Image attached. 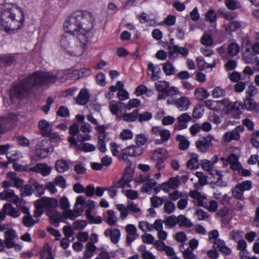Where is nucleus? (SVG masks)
I'll return each instance as SVG.
<instances>
[{"label": "nucleus", "instance_id": "nucleus-63", "mask_svg": "<svg viewBox=\"0 0 259 259\" xmlns=\"http://www.w3.org/2000/svg\"><path fill=\"white\" fill-rule=\"evenodd\" d=\"M195 175L198 178V182L200 185L204 186L207 184V177L204 175L202 172L197 171Z\"/></svg>", "mask_w": 259, "mask_h": 259}, {"label": "nucleus", "instance_id": "nucleus-38", "mask_svg": "<svg viewBox=\"0 0 259 259\" xmlns=\"http://www.w3.org/2000/svg\"><path fill=\"white\" fill-rule=\"evenodd\" d=\"M156 181L153 179L147 180L141 188L142 192L148 193L156 185Z\"/></svg>", "mask_w": 259, "mask_h": 259}, {"label": "nucleus", "instance_id": "nucleus-11", "mask_svg": "<svg viewBox=\"0 0 259 259\" xmlns=\"http://www.w3.org/2000/svg\"><path fill=\"white\" fill-rule=\"evenodd\" d=\"M37 201V203H39L43 208L47 209L48 212L49 210L55 209L58 205V200L53 198L42 197Z\"/></svg>", "mask_w": 259, "mask_h": 259}, {"label": "nucleus", "instance_id": "nucleus-16", "mask_svg": "<svg viewBox=\"0 0 259 259\" xmlns=\"http://www.w3.org/2000/svg\"><path fill=\"white\" fill-rule=\"evenodd\" d=\"M125 230L127 233L126 241L127 243L130 245L133 241L139 237L137 233V229L134 225L129 224L126 226Z\"/></svg>", "mask_w": 259, "mask_h": 259}, {"label": "nucleus", "instance_id": "nucleus-62", "mask_svg": "<svg viewBox=\"0 0 259 259\" xmlns=\"http://www.w3.org/2000/svg\"><path fill=\"white\" fill-rule=\"evenodd\" d=\"M258 93L257 88L254 85H249L246 91V97L251 98Z\"/></svg>", "mask_w": 259, "mask_h": 259}, {"label": "nucleus", "instance_id": "nucleus-58", "mask_svg": "<svg viewBox=\"0 0 259 259\" xmlns=\"http://www.w3.org/2000/svg\"><path fill=\"white\" fill-rule=\"evenodd\" d=\"M243 232L237 230H232L230 234V238L235 241L240 240V238L243 237Z\"/></svg>", "mask_w": 259, "mask_h": 259}, {"label": "nucleus", "instance_id": "nucleus-48", "mask_svg": "<svg viewBox=\"0 0 259 259\" xmlns=\"http://www.w3.org/2000/svg\"><path fill=\"white\" fill-rule=\"evenodd\" d=\"M30 184L25 185L21 188V195L23 196H26L31 195L33 191V185L29 182Z\"/></svg>", "mask_w": 259, "mask_h": 259}, {"label": "nucleus", "instance_id": "nucleus-45", "mask_svg": "<svg viewBox=\"0 0 259 259\" xmlns=\"http://www.w3.org/2000/svg\"><path fill=\"white\" fill-rule=\"evenodd\" d=\"M139 149V148L135 146H131L127 147L126 148L123 150L124 151V154L126 155L130 156H137L140 154L137 152V150Z\"/></svg>", "mask_w": 259, "mask_h": 259}, {"label": "nucleus", "instance_id": "nucleus-52", "mask_svg": "<svg viewBox=\"0 0 259 259\" xmlns=\"http://www.w3.org/2000/svg\"><path fill=\"white\" fill-rule=\"evenodd\" d=\"M96 130L99 133L98 137V142L105 141L106 137L105 133V127L104 125H100L96 127Z\"/></svg>", "mask_w": 259, "mask_h": 259}, {"label": "nucleus", "instance_id": "nucleus-30", "mask_svg": "<svg viewBox=\"0 0 259 259\" xmlns=\"http://www.w3.org/2000/svg\"><path fill=\"white\" fill-rule=\"evenodd\" d=\"M139 109H135L131 113H126L123 114L121 118L127 122H133L138 119Z\"/></svg>", "mask_w": 259, "mask_h": 259}, {"label": "nucleus", "instance_id": "nucleus-10", "mask_svg": "<svg viewBox=\"0 0 259 259\" xmlns=\"http://www.w3.org/2000/svg\"><path fill=\"white\" fill-rule=\"evenodd\" d=\"M0 199L6 200L8 202H11L15 204L19 207V205H22L19 202V198L15 194L14 191L12 190L7 189L4 190L0 193Z\"/></svg>", "mask_w": 259, "mask_h": 259}, {"label": "nucleus", "instance_id": "nucleus-4", "mask_svg": "<svg viewBox=\"0 0 259 259\" xmlns=\"http://www.w3.org/2000/svg\"><path fill=\"white\" fill-rule=\"evenodd\" d=\"M88 40L84 42L81 39H78L76 35L66 33L60 40L61 47L67 53L72 56H80L85 50Z\"/></svg>", "mask_w": 259, "mask_h": 259}, {"label": "nucleus", "instance_id": "nucleus-42", "mask_svg": "<svg viewBox=\"0 0 259 259\" xmlns=\"http://www.w3.org/2000/svg\"><path fill=\"white\" fill-rule=\"evenodd\" d=\"M129 181L125 179L123 177H122L119 181L114 182L112 186L117 190L119 188H124L125 187H130V185H129Z\"/></svg>", "mask_w": 259, "mask_h": 259}, {"label": "nucleus", "instance_id": "nucleus-47", "mask_svg": "<svg viewBox=\"0 0 259 259\" xmlns=\"http://www.w3.org/2000/svg\"><path fill=\"white\" fill-rule=\"evenodd\" d=\"M30 182L33 185L34 189L36 190L37 194L40 196L44 193V188L42 185H39L35 180L33 179H30Z\"/></svg>", "mask_w": 259, "mask_h": 259}, {"label": "nucleus", "instance_id": "nucleus-60", "mask_svg": "<svg viewBox=\"0 0 259 259\" xmlns=\"http://www.w3.org/2000/svg\"><path fill=\"white\" fill-rule=\"evenodd\" d=\"M163 198H160L158 196H153L151 198V203L154 207H158L163 203Z\"/></svg>", "mask_w": 259, "mask_h": 259}, {"label": "nucleus", "instance_id": "nucleus-19", "mask_svg": "<svg viewBox=\"0 0 259 259\" xmlns=\"http://www.w3.org/2000/svg\"><path fill=\"white\" fill-rule=\"evenodd\" d=\"M104 235L106 237H109L111 242L116 244L120 239V232L116 228L107 229L104 232Z\"/></svg>", "mask_w": 259, "mask_h": 259}, {"label": "nucleus", "instance_id": "nucleus-46", "mask_svg": "<svg viewBox=\"0 0 259 259\" xmlns=\"http://www.w3.org/2000/svg\"><path fill=\"white\" fill-rule=\"evenodd\" d=\"M92 210L91 209L88 208L86 210V215L89 221L91 222L96 223V224H100L102 222V219L101 217L98 216L96 218H95L92 214Z\"/></svg>", "mask_w": 259, "mask_h": 259}, {"label": "nucleus", "instance_id": "nucleus-53", "mask_svg": "<svg viewBox=\"0 0 259 259\" xmlns=\"http://www.w3.org/2000/svg\"><path fill=\"white\" fill-rule=\"evenodd\" d=\"M175 208V204L173 202L167 201L164 203V211L167 214H170L174 211Z\"/></svg>", "mask_w": 259, "mask_h": 259}, {"label": "nucleus", "instance_id": "nucleus-36", "mask_svg": "<svg viewBox=\"0 0 259 259\" xmlns=\"http://www.w3.org/2000/svg\"><path fill=\"white\" fill-rule=\"evenodd\" d=\"M55 167L56 170L61 173L67 170L69 168L67 161L63 159L57 160L56 162Z\"/></svg>", "mask_w": 259, "mask_h": 259}, {"label": "nucleus", "instance_id": "nucleus-3", "mask_svg": "<svg viewBox=\"0 0 259 259\" xmlns=\"http://www.w3.org/2000/svg\"><path fill=\"white\" fill-rule=\"evenodd\" d=\"M24 21L22 10L11 3L0 5V25L8 32L20 29Z\"/></svg>", "mask_w": 259, "mask_h": 259}, {"label": "nucleus", "instance_id": "nucleus-1", "mask_svg": "<svg viewBox=\"0 0 259 259\" xmlns=\"http://www.w3.org/2000/svg\"><path fill=\"white\" fill-rule=\"evenodd\" d=\"M69 75L64 71L54 74L51 72L36 71L22 79L19 83L13 84L10 90V97L12 102L16 99H22L33 94L42 85L54 83L57 80H66Z\"/></svg>", "mask_w": 259, "mask_h": 259}, {"label": "nucleus", "instance_id": "nucleus-14", "mask_svg": "<svg viewBox=\"0 0 259 259\" xmlns=\"http://www.w3.org/2000/svg\"><path fill=\"white\" fill-rule=\"evenodd\" d=\"M151 133L156 136H160L162 142L167 141L170 137V132L161 126H153L151 128Z\"/></svg>", "mask_w": 259, "mask_h": 259}, {"label": "nucleus", "instance_id": "nucleus-61", "mask_svg": "<svg viewBox=\"0 0 259 259\" xmlns=\"http://www.w3.org/2000/svg\"><path fill=\"white\" fill-rule=\"evenodd\" d=\"M152 117L151 113L145 112L143 113L139 114L138 112V119L139 122H143L150 120Z\"/></svg>", "mask_w": 259, "mask_h": 259}, {"label": "nucleus", "instance_id": "nucleus-26", "mask_svg": "<svg viewBox=\"0 0 259 259\" xmlns=\"http://www.w3.org/2000/svg\"><path fill=\"white\" fill-rule=\"evenodd\" d=\"M175 104L179 110L185 111L189 108L190 103L187 98L182 97L177 100Z\"/></svg>", "mask_w": 259, "mask_h": 259}, {"label": "nucleus", "instance_id": "nucleus-64", "mask_svg": "<svg viewBox=\"0 0 259 259\" xmlns=\"http://www.w3.org/2000/svg\"><path fill=\"white\" fill-rule=\"evenodd\" d=\"M251 143L254 147H259V131H256L251 135Z\"/></svg>", "mask_w": 259, "mask_h": 259}, {"label": "nucleus", "instance_id": "nucleus-17", "mask_svg": "<svg viewBox=\"0 0 259 259\" xmlns=\"http://www.w3.org/2000/svg\"><path fill=\"white\" fill-rule=\"evenodd\" d=\"M17 60L15 54H6L0 56V66L7 67L15 63Z\"/></svg>", "mask_w": 259, "mask_h": 259}, {"label": "nucleus", "instance_id": "nucleus-49", "mask_svg": "<svg viewBox=\"0 0 259 259\" xmlns=\"http://www.w3.org/2000/svg\"><path fill=\"white\" fill-rule=\"evenodd\" d=\"M232 195L234 198L242 200L243 198V191L236 185L232 190Z\"/></svg>", "mask_w": 259, "mask_h": 259}, {"label": "nucleus", "instance_id": "nucleus-15", "mask_svg": "<svg viewBox=\"0 0 259 259\" xmlns=\"http://www.w3.org/2000/svg\"><path fill=\"white\" fill-rule=\"evenodd\" d=\"M16 237L17 234L14 229H9L5 232L4 243L7 248H11L16 245L14 240Z\"/></svg>", "mask_w": 259, "mask_h": 259}, {"label": "nucleus", "instance_id": "nucleus-9", "mask_svg": "<svg viewBox=\"0 0 259 259\" xmlns=\"http://www.w3.org/2000/svg\"><path fill=\"white\" fill-rule=\"evenodd\" d=\"M243 108V106L240 102H230L229 104H228L225 111L227 114L232 115L235 118H237L241 113V110Z\"/></svg>", "mask_w": 259, "mask_h": 259}, {"label": "nucleus", "instance_id": "nucleus-25", "mask_svg": "<svg viewBox=\"0 0 259 259\" xmlns=\"http://www.w3.org/2000/svg\"><path fill=\"white\" fill-rule=\"evenodd\" d=\"M38 127L43 136L47 137L52 132V125L45 120H41L38 122Z\"/></svg>", "mask_w": 259, "mask_h": 259}, {"label": "nucleus", "instance_id": "nucleus-44", "mask_svg": "<svg viewBox=\"0 0 259 259\" xmlns=\"http://www.w3.org/2000/svg\"><path fill=\"white\" fill-rule=\"evenodd\" d=\"M226 7L231 10L238 9L241 7V5L235 0H225Z\"/></svg>", "mask_w": 259, "mask_h": 259}, {"label": "nucleus", "instance_id": "nucleus-8", "mask_svg": "<svg viewBox=\"0 0 259 259\" xmlns=\"http://www.w3.org/2000/svg\"><path fill=\"white\" fill-rule=\"evenodd\" d=\"M19 208H20L21 211L25 214V215L22 219V222L24 226L26 227H31L38 222V220L36 221L32 218L30 213L29 209L26 206L24 205H19Z\"/></svg>", "mask_w": 259, "mask_h": 259}, {"label": "nucleus", "instance_id": "nucleus-55", "mask_svg": "<svg viewBox=\"0 0 259 259\" xmlns=\"http://www.w3.org/2000/svg\"><path fill=\"white\" fill-rule=\"evenodd\" d=\"M155 88L158 92L164 91L169 86L168 82L165 81H159L155 83Z\"/></svg>", "mask_w": 259, "mask_h": 259}, {"label": "nucleus", "instance_id": "nucleus-27", "mask_svg": "<svg viewBox=\"0 0 259 259\" xmlns=\"http://www.w3.org/2000/svg\"><path fill=\"white\" fill-rule=\"evenodd\" d=\"M240 52V46L235 42H231L227 47V52L229 57H234L238 55Z\"/></svg>", "mask_w": 259, "mask_h": 259}, {"label": "nucleus", "instance_id": "nucleus-40", "mask_svg": "<svg viewBox=\"0 0 259 259\" xmlns=\"http://www.w3.org/2000/svg\"><path fill=\"white\" fill-rule=\"evenodd\" d=\"M76 148L78 150L85 152L94 151L96 149L95 146L88 143L76 145Z\"/></svg>", "mask_w": 259, "mask_h": 259}, {"label": "nucleus", "instance_id": "nucleus-2", "mask_svg": "<svg viewBox=\"0 0 259 259\" xmlns=\"http://www.w3.org/2000/svg\"><path fill=\"white\" fill-rule=\"evenodd\" d=\"M94 18L88 11H77L73 13L64 23L66 33L76 35L84 42L88 40V34L93 27Z\"/></svg>", "mask_w": 259, "mask_h": 259}, {"label": "nucleus", "instance_id": "nucleus-51", "mask_svg": "<svg viewBox=\"0 0 259 259\" xmlns=\"http://www.w3.org/2000/svg\"><path fill=\"white\" fill-rule=\"evenodd\" d=\"M117 209L120 212V218L123 220L124 219L128 214V209L127 206L125 207L122 204H117L116 205Z\"/></svg>", "mask_w": 259, "mask_h": 259}, {"label": "nucleus", "instance_id": "nucleus-41", "mask_svg": "<svg viewBox=\"0 0 259 259\" xmlns=\"http://www.w3.org/2000/svg\"><path fill=\"white\" fill-rule=\"evenodd\" d=\"M196 62L197 66L200 70H203L205 68H212L215 65L214 61L212 64H209L206 63L202 57H197L196 58Z\"/></svg>", "mask_w": 259, "mask_h": 259}, {"label": "nucleus", "instance_id": "nucleus-39", "mask_svg": "<svg viewBox=\"0 0 259 259\" xmlns=\"http://www.w3.org/2000/svg\"><path fill=\"white\" fill-rule=\"evenodd\" d=\"M240 24L237 21H231L223 25L226 31L228 33L236 30L240 28Z\"/></svg>", "mask_w": 259, "mask_h": 259}, {"label": "nucleus", "instance_id": "nucleus-5", "mask_svg": "<svg viewBox=\"0 0 259 259\" xmlns=\"http://www.w3.org/2000/svg\"><path fill=\"white\" fill-rule=\"evenodd\" d=\"M151 160L155 162V167L160 171L165 168L164 161L168 156V152L164 148H158L152 151L150 154Z\"/></svg>", "mask_w": 259, "mask_h": 259}, {"label": "nucleus", "instance_id": "nucleus-23", "mask_svg": "<svg viewBox=\"0 0 259 259\" xmlns=\"http://www.w3.org/2000/svg\"><path fill=\"white\" fill-rule=\"evenodd\" d=\"M47 214L51 220L52 223H53L56 227L59 226V222L63 219L62 214L55 209L49 210V211L47 212Z\"/></svg>", "mask_w": 259, "mask_h": 259}, {"label": "nucleus", "instance_id": "nucleus-13", "mask_svg": "<svg viewBox=\"0 0 259 259\" xmlns=\"http://www.w3.org/2000/svg\"><path fill=\"white\" fill-rule=\"evenodd\" d=\"M59 203L61 208L63 209L64 215L71 219H73L76 217L73 211L69 209L70 203L67 197L63 196L60 198Z\"/></svg>", "mask_w": 259, "mask_h": 259}, {"label": "nucleus", "instance_id": "nucleus-7", "mask_svg": "<svg viewBox=\"0 0 259 259\" xmlns=\"http://www.w3.org/2000/svg\"><path fill=\"white\" fill-rule=\"evenodd\" d=\"M214 140V139L212 136L208 135L196 141L195 145L199 151L205 153L208 151L210 146H212V142Z\"/></svg>", "mask_w": 259, "mask_h": 259}, {"label": "nucleus", "instance_id": "nucleus-56", "mask_svg": "<svg viewBox=\"0 0 259 259\" xmlns=\"http://www.w3.org/2000/svg\"><path fill=\"white\" fill-rule=\"evenodd\" d=\"M147 141V138L144 134L137 135L135 137V142L139 146L144 145Z\"/></svg>", "mask_w": 259, "mask_h": 259}, {"label": "nucleus", "instance_id": "nucleus-18", "mask_svg": "<svg viewBox=\"0 0 259 259\" xmlns=\"http://www.w3.org/2000/svg\"><path fill=\"white\" fill-rule=\"evenodd\" d=\"M3 210L8 215L16 218L20 215V209L14 207L11 203H6L4 205Z\"/></svg>", "mask_w": 259, "mask_h": 259}, {"label": "nucleus", "instance_id": "nucleus-59", "mask_svg": "<svg viewBox=\"0 0 259 259\" xmlns=\"http://www.w3.org/2000/svg\"><path fill=\"white\" fill-rule=\"evenodd\" d=\"M218 207V204L217 202L214 200H210L208 201L207 203V206H206L205 208L209 211L213 212L216 211Z\"/></svg>", "mask_w": 259, "mask_h": 259}, {"label": "nucleus", "instance_id": "nucleus-24", "mask_svg": "<svg viewBox=\"0 0 259 259\" xmlns=\"http://www.w3.org/2000/svg\"><path fill=\"white\" fill-rule=\"evenodd\" d=\"M103 219L110 226H114L117 222V218L112 210H108L103 214Z\"/></svg>", "mask_w": 259, "mask_h": 259}, {"label": "nucleus", "instance_id": "nucleus-20", "mask_svg": "<svg viewBox=\"0 0 259 259\" xmlns=\"http://www.w3.org/2000/svg\"><path fill=\"white\" fill-rule=\"evenodd\" d=\"M51 167L45 163L36 164L30 168V170L40 172L44 176L48 175L51 172Z\"/></svg>", "mask_w": 259, "mask_h": 259}, {"label": "nucleus", "instance_id": "nucleus-54", "mask_svg": "<svg viewBox=\"0 0 259 259\" xmlns=\"http://www.w3.org/2000/svg\"><path fill=\"white\" fill-rule=\"evenodd\" d=\"M164 223L166 225L173 227L178 224V217L177 218L174 215H170L167 217L166 219L164 221Z\"/></svg>", "mask_w": 259, "mask_h": 259}, {"label": "nucleus", "instance_id": "nucleus-33", "mask_svg": "<svg viewBox=\"0 0 259 259\" xmlns=\"http://www.w3.org/2000/svg\"><path fill=\"white\" fill-rule=\"evenodd\" d=\"M199 163L198 159V155L193 153L192 158L187 163V167L190 169H196L199 167Z\"/></svg>", "mask_w": 259, "mask_h": 259}, {"label": "nucleus", "instance_id": "nucleus-35", "mask_svg": "<svg viewBox=\"0 0 259 259\" xmlns=\"http://www.w3.org/2000/svg\"><path fill=\"white\" fill-rule=\"evenodd\" d=\"M10 119L7 118H0V134H3L11 128Z\"/></svg>", "mask_w": 259, "mask_h": 259}, {"label": "nucleus", "instance_id": "nucleus-6", "mask_svg": "<svg viewBox=\"0 0 259 259\" xmlns=\"http://www.w3.org/2000/svg\"><path fill=\"white\" fill-rule=\"evenodd\" d=\"M52 151L53 148L51 146V142L48 140H42L36 146V154L41 158L46 157Z\"/></svg>", "mask_w": 259, "mask_h": 259}, {"label": "nucleus", "instance_id": "nucleus-31", "mask_svg": "<svg viewBox=\"0 0 259 259\" xmlns=\"http://www.w3.org/2000/svg\"><path fill=\"white\" fill-rule=\"evenodd\" d=\"M148 69L152 72L151 78L153 80H156L160 78L159 73L160 68L159 66H155L152 63H149L148 65Z\"/></svg>", "mask_w": 259, "mask_h": 259}, {"label": "nucleus", "instance_id": "nucleus-29", "mask_svg": "<svg viewBox=\"0 0 259 259\" xmlns=\"http://www.w3.org/2000/svg\"><path fill=\"white\" fill-rule=\"evenodd\" d=\"M177 141L179 142V148L181 150L187 149L190 146V142L187 138L183 135H178L176 138Z\"/></svg>", "mask_w": 259, "mask_h": 259}, {"label": "nucleus", "instance_id": "nucleus-57", "mask_svg": "<svg viewBox=\"0 0 259 259\" xmlns=\"http://www.w3.org/2000/svg\"><path fill=\"white\" fill-rule=\"evenodd\" d=\"M122 104L121 102H118L115 101H112L109 104V108L113 114H117L118 111L119 105Z\"/></svg>", "mask_w": 259, "mask_h": 259}, {"label": "nucleus", "instance_id": "nucleus-22", "mask_svg": "<svg viewBox=\"0 0 259 259\" xmlns=\"http://www.w3.org/2000/svg\"><path fill=\"white\" fill-rule=\"evenodd\" d=\"M242 60L246 64H253L255 63L256 56L252 53L249 48H246L244 52L242 54Z\"/></svg>", "mask_w": 259, "mask_h": 259}, {"label": "nucleus", "instance_id": "nucleus-28", "mask_svg": "<svg viewBox=\"0 0 259 259\" xmlns=\"http://www.w3.org/2000/svg\"><path fill=\"white\" fill-rule=\"evenodd\" d=\"M90 99V96L85 89L80 90L76 98V102L82 105L86 104Z\"/></svg>", "mask_w": 259, "mask_h": 259}, {"label": "nucleus", "instance_id": "nucleus-43", "mask_svg": "<svg viewBox=\"0 0 259 259\" xmlns=\"http://www.w3.org/2000/svg\"><path fill=\"white\" fill-rule=\"evenodd\" d=\"M163 70L166 75H171L175 74V68L168 61L164 64Z\"/></svg>", "mask_w": 259, "mask_h": 259}, {"label": "nucleus", "instance_id": "nucleus-32", "mask_svg": "<svg viewBox=\"0 0 259 259\" xmlns=\"http://www.w3.org/2000/svg\"><path fill=\"white\" fill-rule=\"evenodd\" d=\"M194 95L195 97L199 100H203L209 96V93L204 88H198L195 90Z\"/></svg>", "mask_w": 259, "mask_h": 259}, {"label": "nucleus", "instance_id": "nucleus-50", "mask_svg": "<svg viewBox=\"0 0 259 259\" xmlns=\"http://www.w3.org/2000/svg\"><path fill=\"white\" fill-rule=\"evenodd\" d=\"M226 94L225 89L219 87H215L212 92V96L213 98H219L224 97Z\"/></svg>", "mask_w": 259, "mask_h": 259}, {"label": "nucleus", "instance_id": "nucleus-21", "mask_svg": "<svg viewBox=\"0 0 259 259\" xmlns=\"http://www.w3.org/2000/svg\"><path fill=\"white\" fill-rule=\"evenodd\" d=\"M168 50L169 58H171L176 53H179L184 56H186L188 54V50L187 48L185 47H179L175 45L169 46Z\"/></svg>", "mask_w": 259, "mask_h": 259}, {"label": "nucleus", "instance_id": "nucleus-34", "mask_svg": "<svg viewBox=\"0 0 259 259\" xmlns=\"http://www.w3.org/2000/svg\"><path fill=\"white\" fill-rule=\"evenodd\" d=\"M243 105L247 110H253L257 108V104L251 98L246 97L244 101Z\"/></svg>", "mask_w": 259, "mask_h": 259}, {"label": "nucleus", "instance_id": "nucleus-37", "mask_svg": "<svg viewBox=\"0 0 259 259\" xmlns=\"http://www.w3.org/2000/svg\"><path fill=\"white\" fill-rule=\"evenodd\" d=\"M178 224L180 227L186 228H190L193 226V224L190 220L184 215H180L178 217Z\"/></svg>", "mask_w": 259, "mask_h": 259}, {"label": "nucleus", "instance_id": "nucleus-12", "mask_svg": "<svg viewBox=\"0 0 259 259\" xmlns=\"http://www.w3.org/2000/svg\"><path fill=\"white\" fill-rule=\"evenodd\" d=\"M244 130L242 125H238L230 132L226 133L223 136V139L225 142H229L232 140L238 141L240 139V133Z\"/></svg>", "mask_w": 259, "mask_h": 259}]
</instances>
